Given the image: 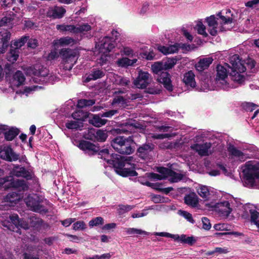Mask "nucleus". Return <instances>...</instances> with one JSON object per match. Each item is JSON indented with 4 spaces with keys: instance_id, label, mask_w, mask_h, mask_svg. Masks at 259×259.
<instances>
[{
    "instance_id": "nucleus-1",
    "label": "nucleus",
    "mask_w": 259,
    "mask_h": 259,
    "mask_svg": "<svg viewBox=\"0 0 259 259\" xmlns=\"http://www.w3.org/2000/svg\"><path fill=\"white\" fill-rule=\"evenodd\" d=\"M107 163L112 166L115 171L122 177H135L138 175L135 170L136 164L130 162L133 157L121 156L117 154L112 153L107 155L103 158Z\"/></svg>"
},
{
    "instance_id": "nucleus-2",
    "label": "nucleus",
    "mask_w": 259,
    "mask_h": 259,
    "mask_svg": "<svg viewBox=\"0 0 259 259\" xmlns=\"http://www.w3.org/2000/svg\"><path fill=\"white\" fill-rule=\"evenodd\" d=\"M228 70L231 79L234 82L241 84L247 78L246 68L244 61L238 55H234L230 58L228 64Z\"/></svg>"
},
{
    "instance_id": "nucleus-3",
    "label": "nucleus",
    "mask_w": 259,
    "mask_h": 259,
    "mask_svg": "<svg viewBox=\"0 0 259 259\" xmlns=\"http://www.w3.org/2000/svg\"><path fill=\"white\" fill-rule=\"evenodd\" d=\"M241 168L245 184L249 187L259 189V162L248 161Z\"/></svg>"
},
{
    "instance_id": "nucleus-4",
    "label": "nucleus",
    "mask_w": 259,
    "mask_h": 259,
    "mask_svg": "<svg viewBox=\"0 0 259 259\" xmlns=\"http://www.w3.org/2000/svg\"><path fill=\"white\" fill-rule=\"evenodd\" d=\"M163 61L156 62L151 65V69L153 72L159 75L157 80L162 83L164 87L169 92L173 90V85L170 79V75L167 72L164 71Z\"/></svg>"
},
{
    "instance_id": "nucleus-5",
    "label": "nucleus",
    "mask_w": 259,
    "mask_h": 259,
    "mask_svg": "<svg viewBox=\"0 0 259 259\" xmlns=\"http://www.w3.org/2000/svg\"><path fill=\"white\" fill-rule=\"evenodd\" d=\"M78 147L80 149L85 152L89 155H94L98 154L101 156L102 159L103 156H108L109 154V150L107 148L101 149L100 147L97 145H95L89 141L85 140H81L79 142Z\"/></svg>"
},
{
    "instance_id": "nucleus-6",
    "label": "nucleus",
    "mask_w": 259,
    "mask_h": 259,
    "mask_svg": "<svg viewBox=\"0 0 259 259\" xmlns=\"http://www.w3.org/2000/svg\"><path fill=\"white\" fill-rule=\"evenodd\" d=\"M59 54L64 64L63 69L70 70L77 61V51L70 48H63L60 50Z\"/></svg>"
},
{
    "instance_id": "nucleus-7",
    "label": "nucleus",
    "mask_w": 259,
    "mask_h": 259,
    "mask_svg": "<svg viewBox=\"0 0 259 259\" xmlns=\"http://www.w3.org/2000/svg\"><path fill=\"white\" fill-rule=\"evenodd\" d=\"M24 201L29 209L34 212L46 214L49 211L45 206L41 204L42 199L36 194L28 195L24 199Z\"/></svg>"
},
{
    "instance_id": "nucleus-8",
    "label": "nucleus",
    "mask_w": 259,
    "mask_h": 259,
    "mask_svg": "<svg viewBox=\"0 0 259 259\" xmlns=\"http://www.w3.org/2000/svg\"><path fill=\"white\" fill-rule=\"evenodd\" d=\"M241 205L238 199L228 194V220H233L238 216V208Z\"/></svg>"
},
{
    "instance_id": "nucleus-9",
    "label": "nucleus",
    "mask_w": 259,
    "mask_h": 259,
    "mask_svg": "<svg viewBox=\"0 0 259 259\" xmlns=\"http://www.w3.org/2000/svg\"><path fill=\"white\" fill-rule=\"evenodd\" d=\"M136 155L142 160L148 159L151 153L155 148V145L151 142H146L141 145H137Z\"/></svg>"
},
{
    "instance_id": "nucleus-10",
    "label": "nucleus",
    "mask_w": 259,
    "mask_h": 259,
    "mask_svg": "<svg viewBox=\"0 0 259 259\" xmlns=\"http://www.w3.org/2000/svg\"><path fill=\"white\" fill-rule=\"evenodd\" d=\"M228 152L229 153L228 163H231L233 165H235L240 162L244 161L246 158V156L242 152L233 146L229 145V147H228Z\"/></svg>"
},
{
    "instance_id": "nucleus-11",
    "label": "nucleus",
    "mask_w": 259,
    "mask_h": 259,
    "mask_svg": "<svg viewBox=\"0 0 259 259\" xmlns=\"http://www.w3.org/2000/svg\"><path fill=\"white\" fill-rule=\"evenodd\" d=\"M0 157L9 162L16 161L19 159V154L15 153L10 145L1 146Z\"/></svg>"
},
{
    "instance_id": "nucleus-12",
    "label": "nucleus",
    "mask_w": 259,
    "mask_h": 259,
    "mask_svg": "<svg viewBox=\"0 0 259 259\" xmlns=\"http://www.w3.org/2000/svg\"><path fill=\"white\" fill-rule=\"evenodd\" d=\"M99 47L100 53H109L115 47L113 38L109 36H105L96 45V48Z\"/></svg>"
},
{
    "instance_id": "nucleus-13",
    "label": "nucleus",
    "mask_w": 259,
    "mask_h": 259,
    "mask_svg": "<svg viewBox=\"0 0 259 259\" xmlns=\"http://www.w3.org/2000/svg\"><path fill=\"white\" fill-rule=\"evenodd\" d=\"M8 179L9 181L8 185H6V188H12L19 191H25L28 189V185L24 180L15 179L12 176H9Z\"/></svg>"
},
{
    "instance_id": "nucleus-14",
    "label": "nucleus",
    "mask_w": 259,
    "mask_h": 259,
    "mask_svg": "<svg viewBox=\"0 0 259 259\" xmlns=\"http://www.w3.org/2000/svg\"><path fill=\"white\" fill-rule=\"evenodd\" d=\"M10 174L17 177H23L26 180H31L34 178V173L29 171L24 167H20L19 165H15L10 171Z\"/></svg>"
},
{
    "instance_id": "nucleus-15",
    "label": "nucleus",
    "mask_w": 259,
    "mask_h": 259,
    "mask_svg": "<svg viewBox=\"0 0 259 259\" xmlns=\"http://www.w3.org/2000/svg\"><path fill=\"white\" fill-rule=\"evenodd\" d=\"M11 33L9 30L5 29H0V53L6 52L10 45Z\"/></svg>"
},
{
    "instance_id": "nucleus-16",
    "label": "nucleus",
    "mask_w": 259,
    "mask_h": 259,
    "mask_svg": "<svg viewBox=\"0 0 259 259\" xmlns=\"http://www.w3.org/2000/svg\"><path fill=\"white\" fill-rule=\"evenodd\" d=\"M150 76V74L147 72L139 71L138 77L134 81V85L139 89H146L150 84L149 81Z\"/></svg>"
},
{
    "instance_id": "nucleus-17",
    "label": "nucleus",
    "mask_w": 259,
    "mask_h": 259,
    "mask_svg": "<svg viewBox=\"0 0 259 259\" xmlns=\"http://www.w3.org/2000/svg\"><path fill=\"white\" fill-rule=\"evenodd\" d=\"M134 142L133 136L126 137V140H125L122 146L118 149L117 152L125 155H130L133 153L135 151V148L132 147L131 144Z\"/></svg>"
},
{
    "instance_id": "nucleus-18",
    "label": "nucleus",
    "mask_w": 259,
    "mask_h": 259,
    "mask_svg": "<svg viewBox=\"0 0 259 259\" xmlns=\"http://www.w3.org/2000/svg\"><path fill=\"white\" fill-rule=\"evenodd\" d=\"M211 144L206 142L203 144H194L190 147L191 149L197 152L201 156H208V150L211 148Z\"/></svg>"
},
{
    "instance_id": "nucleus-19",
    "label": "nucleus",
    "mask_w": 259,
    "mask_h": 259,
    "mask_svg": "<svg viewBox=\"0 0 259 259\" xmlns=\"http://www.w3.org/2000/svg\"><path fill=\"white\" fill-rule=\"evenodd\" d=\"M213 59L211 57L204 58L200 59L195 65L197 71L202 72L207 69L209 65L212 63Z\"/></svg>"
},
{
    "instance_id": "nucleus-20",
    "label": "nucleus",
    "mask_w": 259,
    "mask_h": 259,
    "mask_svg": "<svg viewBox=\"0 0 259 259\" xmlns=\"http://www.w3.org/2000/svg\"><path fill=\"white\" fill-rule=\"evenodd\" d=\"M20 132L19 128L8 126L4 135L5 140L7 141H12L19 134Z\"/></svg>"
},
{
    "instance_id": "nucleus-21",
    "label": "nucleus",
    "mask_w": 259,
    "mask_h": 259,
    "mask_svg": "<svg viewBox=\"0 0 259 259\" xmlns=\"http://www.w3.org/2000/svg\"><path fill=\"white\" fill-rule=\"evenodd\" d=\"M183 81L187 87L194 88L196 87L195 74L192 70L188 71L184 74Z\"/></svg>"
},
{
    "instance_id": "nucleus-22",
    "label": "nucleus",
    "mask_w": 259,
    "mask_h": 259,
    "mask_svg": "<svg viewBox=\"0 0 259 259\" xmlns=\"http://www.w3.org/2000/svg\"><path fill=\"white\" fill-rule=\"evenodd\" d=\"M184 202L188 206L195 207L198 204V197L195 193L187 194L184 197Z\"/></svg>"
},
{
    "instance_id": "nucleus-23",
    "label": "nucleus",
    "mask_w": 259,
    "mask_h": 259,
    "mask_svg": "<svg viewBox=\"0 0 259 259\" xmlns=\"http://www.w3.org/2000/svg\"><path fill=\"white\" fill-rule=\"evenodd\" d=\"M105 75V73L101 69H94L92 71L88 77L84 80V82L87 83L92 80H96L103 77Z\"/></svg>"
},
{
    "instance_id": "nucleus-24",
    "label": "nucleus",
    "mask_w": 259,
    "mask_h": 259,
    "mask_svg": "<svg viewBox=\"0 0 259 259\" xmlns=\"http://www.w3.org/2000/svg\"><path fill=\"white\" fill-rule=\"evenodd\" d=\"M227 69L221 65H218L217 67V74L215 80L219 81L222 80L226 82Z\"/></svg>"
},
{
    "instance_id": "nucleus-25",
    "label": "nucleus",
    "mask_w": 259,
    "mask_h": 259,
    "mask_svg": "<svg viewBox=\"0 0 259 259\" xmlns=\"http://www.w3.org/2000/svg\"><path fill=\"white\" fill-rule=\"evenodd\" d=\"M125 140H126V137L121 136H117L111 141V146L117 152L118 149L123 144V142H125Z\"/></svg>"
},
{
    "instance_id": "nucleus-26",
    "label": "nucleus",
    "mask_w": 259,
    "mask_h": 259,
    "mask_svg": "<svg viewBox=\"0 0 259 259\" xmlns=\"http://www.w3.org/2000/svg\"><path fill=\"white\" fill-rule=\"evenodd\" d=\"M10 47V50L7 55V59L8 61L14 63L17 61L19 57V51L18 48H13V47L12 46V45Z\"/></svg>"
},
{
    "instance_id": "nucleus-27",
    "label": "nucleus",
    "mask_w": 259,
    "mask_h": 259,
    "mask_svg": "<svg viewBox=\"0 0 259 259\" xmlns=\"http://www.w3.org/2000/svg\"><path fill=\"white\" fill-rule=\"evenodd\" d=\"M100 114L94 115L93 118L90 120V123L96 127H101L105 125L107 122V120L102 119Z\"/></svg>"
},
{
    "instance_id": "nucleus-28",
    "label": "nucleus",
    "mask_w": 259,
    "mask_h": 259,
    "mask_svg": "<svg viewBox=\"0 0 259 259\" xmlns=\"http://www.w3.org/2000/svg\"><path fill=\"white\" fill-rule=\"evenodd\" d=\"M75 40L73 38L70 37H63L59 39L55 40L54 41V46H64L69 45L71 44H73Z\"/></svg>"
},
{
    "instance_id": "nucleus-29",
    "label": "nucleus",
    "mask_w": 259,
    "mask_h": 259,
    "mask_svg": "<svg viewBox=\"0 0 259 259\" xmlns=\"http://www.w3.org/2000/svg\"><path fill=\"white\" fill-rule=\"evenodd\" d=\"M13 79L14 81L16 82V86L18 87L24 84L25 77L22 71L18 70L13 75Z\"/></svg>"
},
{
    "instance_id": "nucleus-30",
    "label": "nucleus",
    "mask_w": 259,
    "mask_h": 259,
    "mask_svg": "<svg viewBox=\"0 0 259 259\" xmlns=\"http://www.w3.org/2000/svg\"><path fill=\"white\" fill-rule=\"evenodd\" d=\"M95 102L94 99H81L78 100L76 106L78 108H83L93 106L95 104Z\"/></svg>"
},
{
    "instance_id": "nucleus-31",
    "label": "nucleus",
    "mask_w": 259,
    "mask_h": 259,
    "mask_svg": "<svg viewBox=\"0 0 259 259\" xmlns=\"http://www.w3.org/2000/svg\"><path fill=\"white\" fill-rule=\"evenodd\" d=\"M239 14L235 11H231L228 10V25L233 24V26L236 24L237 19Z\"/></svg>"
},
{
    "instance_id": "nucleus-32",
    "label": "nucleus",
    "mask_w": 259,
    "mask_h": 259,
    "mask_svg": "<svg viewBox=\"0 0 259 259\" xmlns=\"http://www.w3.org/2000/svg\"><path fill=\"white\" fill-rule=\"evenodd\" d=\"M179 59L177 57L168 58L164 62L163 61L164 70L172 69L176 64Z\"/></svg>"
},
{
    "instance_id": "nucleus-33",
    "label": "nucleus",
    "mask_w": 259,
    "mask_h": 259,
    "mask_svg": "<svg viewBox=\"0 0 259 259\" xmlns=\"http://www.w3.org/2000/svg\"><path fill=\"white\" fill-rule=\"evenodd\" d=\"M108 137V134L106 131L99 129L97 130L96 134V141L99 142H105Z\"/></svg>"
},
{
    "instance_id": "nucleus-34",
    "label": "nucleus",
    "mask_w": 259,
    "mask_h": 259,
    "mask_svg": "<svg viewBox=\"0 0 259 259\" xmlns=\"http://www.w3.org/2000/svg\"><path fill=\"white\" fill-rule=\"evenodd\" d=\"M66 10L62 7H56L52 12V16L54 18H61L63 17Z\"/></svg>"
},
{
    "instance_id": "nucleus-35",
    "label": "nucleus",
    "mask_w": 259,
    "mask_h": 259,
    "mask_svg": "<svg viewBox=\"0 0 259 259\" xmlns=\"http://www.w3.org/2000/svg\"><path fill=\"white\" fill-rule=\"evenodd\" d=\"M156 171L161 174L163 179H166L169 174H172L171 169L163 166L156 167Z\"/></svg>"
},
{
    "instance_id": "nucleus-36",
    "label": "nucleus",
    "mask_w": 259,
    "mask_h": 259,
    "mask_svg": "<svg viewBox=\"0 0 259 259\" xmlns=\"http://www.w3.org/2000/svg\"><path fill=\"white\" fill-rule=\"evenodd\" d=\"M171 173L169 174L168 177H170V181L172 183H177L183 179L184 175L182 174L177 173L171 169Z\"/></svg>"
},
{
    "instance_id": "nucleus-37",
    "label": "nucleus",
    "mask_w": 259,
    "mask_h": 259,
    "mask_svg": "<svg viewBox=\"0 0 259 259\" xmlns=\"http://www.w3.org/2000/svg\"><path fill=\"white\" fill-rule=\"evenodd\" d=\"M65 126L70 130H77L83 126V123L81 122L77 121H70L65 123Z\"/></svg>"
},
{
    "instance_id": "nucleus-38",
    "label": "nucleus",
    "mask_w": 259,
    "mask_h": 259,
    "mask_svg": "<svg viewBox=\"0 0 259 259\" xmlns=\"http://www.w3.org/2000/svg\"><path fill=\"white\" fill-rule=\"evenodd\" d=\"M2 2V6L4 7H10L13 3H18L20 5L23 6L24 5V0H1Z\"/></svg>"
},
{
    "instance_id": "nucleus-39",
    "label": "nucleus",
    "mask_w": 259,
    "mask_h": 259,
    "mask_svg": "<svg viewBox=\"0 0 259 259\" xmlns=\"http://www.w3.org/2000/svg\"><path fill=\"white\" fill-rule=\"evenodd\" d=\"M91 26L88 23L78 25V26H75V33H81L83 32H88L91 30Z\"/></svg>"
},
{
    "instance_id": "nucleus-40",
    "label": "nucleus",
    "mask_w": 259,
    "mask_h": 259,
    "mask_svg": "<svg viewBox=\"0 0 259 259\" xmlns=\"http://www.w3.org/2000/svg\"><path fill=\"white\" fill-rule=\"evenodd\" d=\"M155 54L153 51L140 53L139 55V58L145 59L147 60H152L155 57Z\"/></svg>"
},
{
    "instance_id": "nucleus-41",
    "label": "nucleus",
    "mask_w": 259,
    "mask_h": 259,
    "mask_svg": "<svg viewBox=\"0 0 259 259\" xmlns=\"http://www.w3.org/2000/svg\"><path fill=\"white\" fill-rule=\"evenodd\" d=\"M57 28L62 31H69L75 33V25H57Z\"/></svg>"
},
{
    "instance_id": "nucleus-42",
    "label": "nucleus",
    "mask_w": 259,
    "mask_h": 259,
    "mask_svg": "<svg viewBox=\"0 0 259 259\" xmlns=\"http://www.w3.org/2000/svg\"><path fill=\"white\" fill-rule=\"evenodd\" d=\"M214 207L219 213L224 214L225 212H227V202L217 203L214 205Z\"/></svg>"
},
{
    "instance_id": "nucleus-43",
    "label": "nucleus",
    "mask_w": 259,
    "mask_h": 259,
    "mask_svg": "<svg viewBox=\"0 0 259 259\" xmlns=\"http://www.w3.org/2000/svg\"><path fill=\"white\" fill-rule=\"evenodd\" d=\"M28 39L29 36H23L18 40H15L13 45L15 47V48L19 49V48L24 45Z\"/></svg>"
},
{
    "instance_id": "nucleus-44",
    "label": "nucleus",
    "mask_w": 259,
    "mask_h": 259,
    "mask_svg": "<svg viewBox=\"0 0 259 259\" xmlns=\"http://www.w3.org/2000/svg\"><path fill=\"white\" fill-rule=\"evenodd\" d=\"M43 221L40 218L33 217L30 219V225L33 228H38L40 227Z\"/></svg>"
},
{
    "instance_id": "nucleus-45",
    "label": "nucleus",
    "mask_w": 259,
    "mask_h": 259,
    "mask_svg": "<svg viewBox=\"0 0 259 259\" xmlns=\"http://www.w3.org/2000/svg\"><path fill=\"white\" fill-rule=\"evenodd\" d=\"M219 21V18H215L214 15H211L210 16L207 17L206 19V21L208 24V25L209 27H215L218 26L220 22Z\"/></svg>"
},
{
    "instance_id": "nucleus-46",
    "label": "nucleus",
    "mask_w": 259,
    "mask_h": 259,
    "mask_svg": "<svg viewBox=\"0 0 259 259\" xmlns=\"http://www.w3.org/2000/svg\"><path fill=\"white\" fill-rule=\"evenodd\" d=\"M104 224V219L101 217H98L91 220L89 223V226L91 227L94 226H98L100 225H103Z\"/></svg>"
},
{
    "instance_id": "nucleus-47",
    "label": "nucleus",
    "mask_w": 259,
    "mask_h": 259,
    "mask_svg": "<svg viewBox=\"0 0 259 259\" xmlns=\"http://www.w3.org/2000/svg\"><path fill=\"white\" fill-rule=\"evenodd\" d=\"M198 194L203 198H206L209 195V191L207 187L205 186H201L198 189Z\"/></svg>"
},
{
    "instance_id": "nucleus-48",
    "label": "nucleus",
    "mask_w": 259,
    "mask_h": 259,
    "mask_svg": "<svg viewBox=\"0 0 259 259\" xmlns=\"http://www.w3.org/2000/svg\"><path fill=\"white\" fill-rule=\"evenodd\" d=\"M243 210L244 213L242 214V217L246 218H247L249 214L252 215V213L255 212L256 210L252 209V205L250 204H246L243 206Z\"/></svg>"
},
{
    "instance_id": "nucleus-49",
    "label": "nucleus",
    "mask_w": 259,
    "mask_h": 259,
    "mask_svg": "<svg viewBox=\"0 0 259 259\" xmlns=\"http://www.w3.org/2000/svg\"><path fill=\"white\" fill-rule=\"evenodd\" d=\"M257 105L251 102H244L242 104V108L247 111H252L256 107Z\"/></svg>"
},
{
    "instance_id": "nucleus-50",
    "label": "nucleus",
    "mask_w": 259,
    "mask_h": 259,
    "mask_svg": "<svg viewBox=\"0 0 259 259\" xmlns=\"http://www.w3.org/2000/svg\"><path fill=\"white\" fill-rule=\"evenodd\" d=\"M97 130L92 128L88 130V133L85 136V138L93 141H96V134Z\"/></svg>"
},
{
    "instance_id": "nucleus-51",
    "label": "nucleus",
    "mask_w": 259,
    "mask_h": 259,
    "mask_svg": "<svg viewBox=\"0 0 259 259\" xmlns=\"http://www.w3.org/2000/svg\"><path fill=\"white\" fill-rule=\"evenodd\" d=\"M72 117L74 119L84 121L87 116V115H84L82 111H78L73 113L72 114Z\"/></svg>"
},
{
    "instance_id": "nucleus-52",
    "label": "nucleus",
    "mask_w": 259,
    "mask_h": 259,
    "mask_svg": "<svg viewBox=\"0 0 259 259\" xmlns=\"http://www.w3.org/2000/svg\"><path fill=\"white\" fill-rule=\"evenodd\" d=\"M251 222L255 225L258 231H259V212L257 211L254 212L252 213L251 216Z\"/></svg>"
},
{
    "instance_id": "nucleus-53",
    "label": "nucleus",
    "mask_w": 259,
    "mask_h": 259,
    "mask_svg": "<svg viewBox=\"0 0 259 259\" xmlns=\"http://www.w3.org/2000/svg\"><path fill=\"white\" fill-rule=\"evenodd\" d=\"M117 210L119 214H122L133 209V207L129 205H119Z\"/></svg>"
},
{
    "instance_id": "nucleus-54",
    "label": "nucleus",
    "mask_w": 259,
    "mask_h": 259,
    "mask_svg": "<svg viewBox=\"0 0 259 259\" xmlns=\"http://www.w3.org/2000/svg\"><path fill=\"white\" fill-rule=\"evenodd\" d=\"M87 228L86 225L83 221H79L74 223L73 225V229L74 230H83Z\"/></svg>"
},
{
    "instance_id": "nucleus-55",
    "label": "nucleus",
    "mask_w": 259,
    "mask_h": 259,
    "mask_svg": "<svg viewBox=\"0 0 259 259\" xmlns=\"http://www.w3.org/2000/svg\"><path fill=\"white\" fill-rule=\"evenodd\" d=\"M180 214L188 221L192 224L195 223V221L193 219L192 215L191 213L185 210H180Z\"/></svg>"
},
{
    "instance_id": "nucleus-56",
    "label": "nucleus",
    "mask_w": 259,
    "mask_h": 259,
    "mask_svg": "<svg viewBox=\"0 0 259 259\" xmlns=\"http://www.w3.org/2000/svg\"><path fill=\"white\" fill-rule=\"evenodd\" d=\"M126 232L127 234H147L146 231L136 229V228H127L126 229Z\"/></svg>"
},
{
    "instance_id": "nucleus-57",
    "label": "nucleus",
    "mask_w": 259,
    "mask_h": 259,
    "mask_svg": "<svg viewBox=\"0 0 259 259\" xmlns=\"http://www.w3.org/2000/svg\"><path fill=\"white\" fill-rule=\"evenodd\" d=\"M11 222L18 228V225L21 222V220L17 214H13L9 217Z\"/></svg>"
},
{
    "instance_id": "nucleus-58",
    "label": "nucleus",
    "mask_w": 259,
    "mask_h": 259,
    "mask_svg": "<svg viewBox=\"0 0 259 259\" xmlns=\"http://www.w3.org/2000/svg\"><path fill=\"white\" fill-rule=\"evenodd\" d=\"M205 26L202 23L197 24L198 33L202 35L205 37L208 36L207 33L205 31Z\"/></svg>"
},
{
    "instance_id": "nucleus-59",
    "label": "nucleus",
    "mask_w": 259,
    "mask_h": 259,
    "mask_svg": "<svg viewBox=\"0 0 259 259\" xmlns=\"http://www.w3.org/2000/svg\"><path fill=\"white\" fill-rule=\"evenodd\" d=\"M27 41V46L29 48L31 49H35L38 46V41L35 38H30L29 37V39Z\"/></svg>"
},
{
    "instance_id": "nucleus-60",
    "label": "nucleus",
    "mask_w": 259,
    "mask_h": 259,
    "mask_svg": "<svg viewBox=\"0 0 259 259\" xmlns=\"http://www.w3.org/2000/svg\"><path fill=\"white\" fill-rule=\"evenodd\" d=\"M128 58L125 57L118 59L117 62V63L118 66L122 67H127L129 66L128 64Z\"/></svg>"
},
{
    "instance_id": "nucleus-61",
    "label": "nucleus",
    "mask_w": 259,
    "mask_h": 259,
    "mask_svg": "<svg viewBox=\"0 0 259 259\" xmlns=\"http://www.w3.org/2000/svg\"><path fill=\"white\" fill-rule=\"evenodd\" d=\"M118 113L117 110H110L102 113H100L101 117H111L112 116Z\"/></svg>"
},
{
    "instance_id": "nucleus-62",
    "label": "nucleus",
    "mask_w": 259,
    "mask_h": 259,
    "mask_svg": "<svg viewBox=\"0 0 259 259\" xmlns=\"http://www.w3.org/2000/svg\"><path fill=\"white\" fill-rule=\"evenodd\" d=\"M201 220L203 223V228L206 230H209L211 226L209 220L206 217H203Z\"/></svg>"
},
{
    "instance_id": "nucleus-63",
    "label": "nucleus",
    "mask_w": 259,
    "mask_h": 259,
    "mask_svg": "<svg viewBox=\"0 0 259 259\" xmlns=\"http://www.w3.org/2000/svg\"><path fill=\"white\" fill-rule=\"evenodd\" d=\"M259 0H252L246 3L245 5L247 7L253 9L257 8Z\"/></svg>"
},
{
    "instance_id": "nucleus-64",
    "label": "nucleus",
    "mask_w": 259,
    "mask_h": 259,
    "mask_svg": "<svg viewBox=\"0 0 259 259\" xmlns=\"http://www.w3.org/2000/svg\"><path fill=\"white\" fill-rule=\"evenodd\" d=\"M174 237V239L175 241L180 242L183 243H185L186 239L187 238V236L184 234H182L181 236H179L178 234H175Z\"/></svg>"
}]
</instances>
